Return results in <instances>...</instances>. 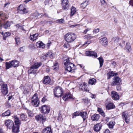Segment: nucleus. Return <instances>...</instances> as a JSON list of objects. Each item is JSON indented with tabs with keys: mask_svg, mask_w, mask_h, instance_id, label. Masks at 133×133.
I'll return each instance as SVG.
<instances>
[{
	"mask_svg": "<svg viewBox=\"0 0 133 133\" xmlns=\"http://www.w3.org/2000/svg\"><path fill=\"white\" fill-rule=\"evenodd\" d=\"M24 50L23 47H21L19 49V50L21 51H23Z\"/></svg>",
	"mask_w": 133,
	"mask_h": 133,
	"instance_id": "nucleus-63",
	"label": "nucleus"
},
{
	"mask_svg": "<svg viewBox=\"0 0 133 133\" xmlns=\"http://www.w3.org/2000/svg\"><path fill=\"white\" fill-rule=\"evenodd\" d=\"M99 117L100 116L99 114H95L92 116L91 119L93 121H97L99 119Z\"/></svg>",
	"mask_w": 133,
	"mask_h": 133,
	"instance_id": "nucleus-27",
	"label": "nucleus"
},
{
	"mask_svg": "<svg viewBox=\"0 0 133 133\" xmlns=\"http://www.w3.org/2000/svg\"><path fill=\"white\" fill-rule=\"evenodd\" d=\"M20 119L22 121H26L27 119V116L24 114L22 113L20 114Z\"/></svg>",
	"mask_w": 133,
	"mask_h": 133,
	"instance_id": "nucleus-33",
	"label": "nucleus"
},
{
	"mask_svg": "<svg viewBox=\"0 0 133 133\" xmlns=\"http://www.w3.org/2000/svg\"><path fill=\"white\" fill-rule=\"evenodd\" d=\"M42 133H52V131L50 127H47L43 130Z\"/></svg>",
	"mask_w": 133,
	"mask_h": 133,
	"instance_id": "nucleus-24",
	"label": "nucleus"
},
{
	"mask_svg": "<svg viewBox=\"0 0 133 133\" xmlns=\"http://www.w3.org/2000/svg\"><path fill=\"white\" fill-rule=\"evenodd\" d=\"M115 107L114 104L112 103H108L106 105V108L108 110L114 108Z\"/></svg>",
	"mask_w": 133,
	"mask_h": 133,
	"instance_id": "nucleus-21",
	"label": "nucleus"
},
{
	"mask_svg": "<svg viewBox=\"0 0 133 133\" xmlns=\"http://www.w3.org/2000/svg\"><path fill=\"white\" fill-rule=\"evenodd\" d=\"M29 12L28 8H25V9L22 10L18 11V12L21 14H25L28 13Z\"/></svg>",
	"mask_w": 133,
	"mask_h": 133,
	"instance_id": "nucleus-35",
	"label": "nucleus"
},
{
	"mask_svg": "<svg viewBox=\"0 0 133 133\" xmlns=\"http://www.w3.org/2000/svg\"><path fill=\"white\" fill-rule=\"evenodd\" d=\"M12 131L14 133H18L19 131V127L18 126H14L12 128Z\"/></svg>",
	"mask_w": 133,
	"mask_h": 133,
	"instance_id": "nucleus-25",
	"label": "nucleus"
},
{
	"mask_svg": "<svg viewBox=\"0 0 133 133\" xmlns=\"http://www.w3.org/2000/svg\"><path fill=\"white\" fill-rule=\"evenodd\" d=\"M6 69H8L11 68L12 66L11 61L9 62H6L5 63Z\"/></svg>",
	"mask_w": 133,
	"mask_h": 133,
	"instance_id": "nucleus-43",
	"label": "nucleus"
},
{
	"mask_svg": "<svg viewBox=\"0 0 133 133\" xmlns=\"http://www.w3.org/2000/svg\"><path fill=\"white\" fill-rule=\"evenodd\" d=\"M46 56L45 55H43L41 56V59L42 61H44L46 60Z\"/></svg>",
	"mask_w": 133,
	"mask_h": 133,
	"instance_id": "nucleus-50",
	"label": "nucleus"
},
{
	"mask_svg": "<svg viewBox=\"0 0 133 133\" xmlns=\"http://www.w3.org/2000/svg\"><path fill=\"white\" fill-rule=\"evenodd\" d=\"M124 47L128 51H129L131 49V46L130 43L129 42L127 43L126 45Z\"/></svg>",
	"mask_w": 133,
	"mask_h": 133,
	"instance_id": "nucleus-40",
	"label": "nucleus"
},
{
	"mask_svg": "<svg viewBox=\"0 0 133 133\" xmlns=\"http://www.w3.org/2000/svg\"><path fill=\"white\" fill-rule=\"evenodd\" d=\"M122 115L123 118L126 123H128L129 121V118L128 112L124 111L122 112Z\"/></svg>",
	"mask_w": 133,
	"mask_h": 133,
	"instance_id": "nucleus-9",
	"label": "nucleus"
},
{
	"mask_svg": "<svg viewBox=\"0 0 133 133\" xmlns=\"http://www.w3.org/2000/svg\"><path fill=\"white\" fill-rule=\"evenodd\" d=\"M99 28H97L94 30L93 31V32L95 33H97L99 32Z\"/></svg>",
	"mask_w": 133,
	"mask_h": 133,
	"instance_id": "nucleus-56",
	"label": "nucleus"
},
{
	"mask_svg": "<svg viewBox=\"0 0 133 133\" xmlns=\"http://www.w3.org/2000/svg\"><path fill=\"white\" fill-rule=\"evenodd\" d=\"M87 88V85L84 83H83L81 84L79 86V89L83 91H89Z\"/></svg>",
	"mask_w": 133,
	"mask_h": 133,
	"instance_id": "nucleus-15",
	"label": "nucleus"
},
{
	"mask_svg": "<svg viewBox=\"0 0 133 133\" xmlns=\"http://www.w3.org/2000/svg\"><path fill=\"white\" fill-rule=\"evenodd\" d=\"M65 40L67 43H71L76 38V35L71 32H68L64 36Z\"/></svg>",
	"mask_w": 133,
	"mask_h": 133,
	"instance_id": "nucleus-2",
	"label": "nucleus"
},
{
	"mask_svg": "<svg viewBox=\"0 0 133 133\" xmlns=\"http://www.w3.org/2000/svg\"><path fill=\"white\" fill-rule=\"evenodd\" d=\"M87 113L86 112L82 111L80 112V116L82 117L84 121L88 118L87 116Z\"/></svg>",
	"mask_w": 133,
	"mask_h": 133,
	"instance_id": "nucleus-23",
	"label": "nucleus"
},
{
	"mask_svg": "<svg viewBox=\"0 0 133 133\" xmlns=\"http://www.w3.org/2000/svg\"><path fill=\"white\" fill-rule=\"evenodd\" d=\"M121 84H118V85H117V89L118 91H119L121 90Z\"/></svg>",
	"mask_w": 133,
	"mask_h": 133,
	"instance_id": "nucleus-52",
	"label": "nucleus"
},
{
	"mask_svg": "<svg viewBox=\"0 0 133 133\" xmlns=\"http://www.w3.org/2000/svg\"><path fill=\"white\" fill-rule=\"evenodd\" d=\"M80 112L78 111H76L72 115V118H75L77 116H80Z\"/></svg>",
	"mask_w": 133,
	"mask_h": 133,
	"instance_id": "nucleus-45",
	"label": "nucleus"
},
{
	"mask_svg": "<svg viewBox=\"0 0 133 133\" xmlns=\"http://www.w3.org/2000/svg\"><path fill=\"white\" fill-rule=\"evenodd\" d=\"M70 99H74V97H73L72 94L69 92L66 93L63 97V99L65 101H68Z\"/></svg>",
	"mask_w": 133,
	"mask_h": 133,
	"instance_id": "nucleus-10",
	"label": "nucleus"
},
{
	"mask_svg": "<svg viewBox=\"0 0 133 133\" xmlns=\"http://www.w3.org/2000/svg\"><path fill=\"white\" fill-rule=\"evenodd\" d=\"M90 30V28H87V29L85 30L83 32V33L84 34H86L87 32L88 31H89Z\"/></svg>",
	"mask_w": 133,
	"mask_h": 133,
	"instance_id": "nucleus-58",
	"label": "nucleus"
},
{
	"mask_svg": "<svg viewBox=\"0 0 133 133\" xmlns=\"http://www.w3.org/2000/svg\"><path fill=\"white\" fill-rule=\"evenodd\" d=\"M104 133H110V132L109 130L107 129L105 131Z\"/></svg>",
	"mask_w": 133,
	"mask_h": 133,
	"instance_id": "nucleus-64",
	"label": "nucleus"
},
{
	"mask_svg": "<svg viewBox=\"0 0 133 133\" xmlns=\"http://www.w3.org/2000/svg\"><path fill=\"white\" fill-rule=\"evenodd\" d=\"M11 65L14 67H17L18 66L19 62H18L16 60H12L11 61Z\"/></svg>",
	"mask_w": 133,
	"mask_h": 133,
	"instance_id": "nucleus-28",
	"label": "nucleus"
},
{
	"mask_svg": "<svg viewBox=\"0 0 133 133\" xmlns=\"http://www.w3.org/2000/svg\"><path fill=\"white\" fill-rule=\"evenodd\" d=\"M96 82V79L95 78L90 79L89 81V84L92 85L95 84Z\"/></svg>",
	"mask_w": 133,
	"mask_h": 133,
	"instance_id": "nucleus-42",
	"label": "nucleus"
},
{
	"mask_svg": "<svg viewBox=\"0 0 133 133\" xmlns=\"http://www.w3.org/2000/svg\"><path fill=\"white\" fill-rule=\"evenodd\" d=\"M39 101L37 95L35 94L32 98V104L35 107L39 106Z\"/></svg>",
	"mask_w": 133,
	"mask_h": 133,
	"instance_id": "nucleus-4",
	"label": "nucleus"
},
{
	"mask_svg": "<svg viewBox=\"0 0 133 133\" xmlns=\"http://www.w3.org/2000/svg\"><path fill=\"white\" fill-rule=\"evenodd\" d=\"M120 38L118 37H113L112 38V41L115 43H117L120 40Z\"/></svg>",
	"mask_w": 133,
	"mask_h": 133,
	"instance_id": "nucleus-41",
	"label": "nucleus"
},
{
	"mask_svg": "<svg viewBox=\"0 0 133 133\" xmlns=\"http://www.w3.org/2000/svg\"><path fill=\"white\" fill-rule=\"evenodd\" d=\"M11 114V111L9 110H8L2 114V116L3 117L9 116H10Z\"/></svg>",
	"mask_w": 133,
	"mask_h": 133,
	"instance_id": "nucleus-31",
	"label": "nucleus"
},
{
	"mask_svg": "<svg viewBox=\"0 0 133 133\" xmlns=\"http://www.w3.org/2000/svg\"><path fill=\"white\" fill-rule=\"evenodd\" d=\"M78 25V24H75V25H71L70 26V27L71 28H74Z\"/></svg>",
	"mask_w": 133,
	"mask_h": 133,
	"instance_id": "nucleus-59",
	"label": "nucleus"
},
{
	"mask_svg": "<svg viewBox=\"0 0 133 133\" xmlns=\"http://www.w3.org/2000/svg\"><path fill=\"white\" fill-rule=\"evenodd\" d=\"M50 78L48 76H45L43 78V83L45 84H49L50 82Z\"/></svg>",
	"mask_w": 133,
	"mask_h": 133,
	"instance_id": "nucleus-16",
	"label": "nucleus"
},
{
	"mask_svg": "<svg viewBox=\"0 0 133 133\" xmlns=\"http://www.w3.org/2000/svg\"><path fill=\"white\" fill-rule=\"evenodd\" d=\"M97 111L99 112V113L101 114L102 112H103V111L102 109L99 108H98Z\"/></svg>",
	"mask_w": 133,
	"mask_h": 133,
	"instance_id": "nucleus-57",
	"label": "nucleus"
},
{
	"mask_svg": "<svg viewBox=\"0 0 133 133\" xmlns=\"http://www.w3.org/2000/svg\"><path fill=\"white\" fill-rule=\"evenodd\" d=\"M121 79L119 77L115 76L112 79L111 85L112 86H115L116 85L121 84Z\"/></svg>",
	"mask_w": 133,
	"mask_h": 133,
	"instance_id": "nucleus-6",
	"label": "nucleus"
},
{
	"mask_svg": "<svg viewBox=\"0 0 133 133\" xmlns=\"http://www.w3.org/2000/svg\"><path fill=\"white\" fill-rule=\"evenodd\" d=\"M10 22L7 21L6 23L4 24L2 26V23L1 21H0V28L2 27L5 29H7L10 27Z\"/></svg>",
	"mask_w": 133,
	"mask_h": 133,
	"instance_id": "nucleus-18",
	"label": "nucleus"
},
{
	"mask_svg": "<svg viewBox=\"0 0 133 133\" xmlns=\"http://www.w3.org/2000/svg\"><path fill=\"white\" fill-rule=\"evenodd\" d=\"M129 4L133 6V0H130L129 1Z\"/></svg>",
	"mask_w": 133,
	"mask_h": 133,
	"instance_id": "nucleus-61",
	"label": "nucleus"
},
{
	"mask_svg": "<svg viewBox=\"0 0 133 133\" xmlns=\"http://www.w3.org/2000/svg\"><path fill=\"white\" fill-rule=\"evenodd\" d=\"M37 69H34L30 66V69L28 70V73L29 74H34L35 75L34 77H35L37 74Z\"/></svg>",
	"mask_w": 133,
	"mask_h": 133,
	"instance_id": "nucleus-14",
	"label": "nucleus"
},
{
	"mask_svg": "<svg viewBox=\"0 0 133 133\" xmlns=\"http://www.w3.org/2000/svg\"><path fill=\"white\" fill-rule=\"evenodd\" d=\"M85 54L87 56H94L95 58L97 57V53L94 51H86Z\"/></svg>",
	"mask_w": 133,
	"mask_h": 133,
	"instance_id": "nucleus-13",
	"label": "nucleus"
},
{
	"mask_svg": "<svg viewBox=\"0 0 133 133\" xmlns=\"http://www.w3.org/2000/svg\"><path fill=\"white\" fill-rule=\"evenodd\" d=\"M64 22V19L62 18L60 19H57L56 21V23H62Z\"/></svg>",
	"mask_w": 133,
	"mask_h": 133,
	"instance_id": "nucleus-47",
	"label": "nucleus"
},
{
	"mask_svg": "<svg viewBox=\"0 0 133 133\" xmlns=\"http://www.w3.org/2000/svg\"><path fill=\"white\" fill-rule=\"evenodd\" d=\"M100 1L102 5L105 6L107 5V3L105 0H100Z\"/></svg>",
	"mask_w": 133,
	"mask_h": 133,
	"instance_id": "nucleus-51",
	"label": "nucleus"
},
{
	"mask_svg": "<svg viewBox=\"0 0 133 133\" xmlns=\"http://www.w3.org/2000/svg\"><path fill=\"white\" fill-rule=\"evenodd\" d=\"M46 100V97H44L42 99L41 101L43 103H44Z\"/></svg>",
	"mask_w": 133,
	"mask_h": 133,
	"instance_id": "nucleus-55",
	"label": "nucleus"
},
{
	"mask_svg": "<svg viewBox=\"0 0 133 133\" xmlns=\"http://www.w3.org/2000/svg\"><path fill=\"white\" fill-rule=\"evenodd\" d=\"M115 122L112 121L110 122L108 124V125L110 128L113 129L114 126L115 125Z\"/></svg>",
	"mask_w": 133,
	"mask_h": 133,
	"instance_id": "nucleus-39",
	"label": "nucleus"
},
{
	"mask_svg": "<svg viewBox=\"0 0 133 133\" xmlns=\"http://www.w3.org/2000/svg\"><path fill=\"white\" fill-rule=\"evenodd\" d=\"M35 118L37 121H39L43 123L46 119V117L44 115H39L36 116Z\"/></svg>",
	"mask_w": 133,
	"mask_h": 133,
	"instance_id": "nucleus-8",
	"label": "nucleus"
},
{
	"mask_svg": "<svg viewBox=\"0 0 133 133\" xmlns=\"http://www.w3.org/2000/svg\"><path fill=\"white\" fill-rule=\"evenodd\" d=\"M38 35V34H35L32 35H30L29 38L31 40L35 41L37 39V37Z\"/></svg>",
	"mask_w": 133,
	"mask_h": 133,
	"instance_id": "nucleus-29",
	"label": "nucleus"
},
{
	"mask_svg": "<svg viewBox=\"0 0 133 133\" xmlns=\"http://www.w3.org/2000/svg\"><path fill=\"white\" fill-rule=\"evenodd\" d=\"M26 8V6L24 4H22L20 5L18 8V11L22 10L25 9V8Z\"/></svg>",
	"mask_w": 133,
	"mask_h": 133,
	"instance_id": "nucleus-36",
	"label": "nucleus"
},
{
	"mask_svg": "<svg viewBox=\"0 0 133 133\" xmlns=\"http://www.w3.org/2000/svg\"><path fill=\"white\" fill-rule=\"evenodd\" d=\"M41 65L42 63L41 62L36 63L32 65L31 66L34 69H37Z\"/></svg>",
	"mask_w": 133,
	"mask_h": 133,
	"instance_id": "nucleus-26",
	"label": "nucleus"
},
{
	"mask_svg": "<svg viewBox=\"0 0 133 133\" xmlns=\"http://www.w3.org/2000/svg\"><path fill=\"white\" fill-rule=\"evenodd\" d=\"M119 45L122 48H123L125 46V41H123L119 44Z\"/></svg>",
	"mask_w": 133,
	"mask_h": 133,
	"instance_id": "nucleus-49",
	"label": "nucleus"
},
{
	"mask_svg": "<svg viewBox=\"0 0 133 133\" xmlns=\"http://www.w3.org/2000/svg\"><path fill=\"white\" fill-rule=\"evenodd\" d=\"M23 91V93L24 94H28L29 92L28 89L25 88H24Z\"/></svg>",
	"mask_w": 133,
	"mask_h": 133,
	"instance_id": "nucleus-48",
	"label": "nucleus"
},
{
	"mask_svg": "<svg viewBox=\"0 0 133 133\" xmlns=\"http://www.w3.org/2000/svg\"><path fill=\"white\" fill-rule=\"evenodd\" d=\"M101 127V124L99 123L96 124L94 126V129L95 131L98 132L100 130Z\"/></svg>",
	"mask_w": 133,
	"mask_h": 133,
	"instance_id": "nucleus-22",
	"label": "nucleus"
},
{
	"mask_svg": "<svg viewBox=\"0 0 133 133\" xmlns=\"http://www.w3.org/2000/svg\"><path fill=\"white\" fill-rule=\"evenodd\" d=\"M117 73H115L114 72L111 71L109 73V75L108 79H109L110 78L111 76H117Z\"/></svg>",
	"mask_w": 133,
	"mask_h": 133,
	"instance_id": "nucleus-38",
	"label": "nucleus"
},
{
	"mask_svg": "<svg viewBox=\"0 0 133 133\" xmlns=\"http://www.w3.org/2000/svg\"><path fill=\"white\" fill-rule=\"evenodd\" d=\"M64 47L66 48H68L69 47V45L68 43L67 42L66 43H65L63 45Z\"/></svg>",
	"mask_w": 133,
	"mask_h": 133,
	"instance_id": "nucleus-53",
	"label": "nucleus"
},
{
	"mask_svg": "<svg viewBox=\"0 0 133 133\" xmlns=\"http://www.w3.org/2000/svg\"><path fill=\"white\" fill-rule=\"evenodd\" d=\"M54 93L55 96L56 97H61L63 92L62 88L59 86L56 87L54 89Z\"/></svg>",
	"mask_w": 133,
	"mask_h": 133,
	"instance_id": "nucleus-3",
	"label": "nucleus"
},
{
	"mask_svg": "<svg viewBox=\"0 0 133 133\" xmlns=\"http://www.w3.org/2000/svg\"><path fill=\"white\" fill-rule=\"evenodd\" d=\"M14 122L15 123V124H14V125L19 127L21 124V121L16 116H14Z\"/></svg>",
	"mask_w": 133,
	"mask_h": 133,
	"instance_id": "nucleus-17",
	"label": "nucleus"
},
{
	"mask_svg": "<svg viewBox=\"0 0 133 133\" xmlns=\"http://www.w3.org/2000/svg\"><path fill=\"white\" fill-rule=\"evenodd\" d=\"M2 93L4 95H6L8 92V90L7 85L6 84H3L1 88Z\"/></svg>",
	"mask_w": 133,
	"mask_h": 133,
	"instance_id": "nucleus-11",
	"label": "nucleus"
},
{
	"mask_svg": "<svg viewBox=\"0 0 133 133\" xmlns=\"http://www.w3.org/2000/svg\"><path fill=\"white\" fill-rule=\"evenodd\" d=\"M99 42L103 45H107L108 43L107 38L106 37H104L100 39L99 40Z\"/></svg>",
	"mask_w": 133,
	"mask_h": 133,
	"instance_id": "nucleus-20",
	"label": "nucleus"
},
{
	"mask_svg": "<svg viewBox=\"0 0 133 133\" xmlns=\"http://www.w3.org/2000/svg\"><path fill=\"white\" fill-rule=\"evenodd\" d=\"M37 47H39L41 48H45V44L42 42L38 41L37 43Z\"/></svg>",
	"mask_w": 133,
	"mask_h": 133,
	"instance_id": "nucleus-34",
	"label": "nucleus"
},
{
	"mask_svg": "<svg viewBox=\"0 0 133 133\" xmlns=\"http://www.w3.org/2000/svg\"><path fill=\"white\" fill-rule=\"evenodd\" d=\"M15 41L16 42V43L17 44H18L20 43V39L19 38H15Z\"/></svg>",
	"mask_w": 133,
	"mask_h": 133,
	"instance_id": "nucleus-54",
	"label": "nucleus"
},
{
	"mask_svg": "<svg viewBox=\"0 0 133 133\" xmlns=\"http://www.w3.org/2000/svg\"><path fill=\"white\" fill-rule=\"evenodd\" d=\"M111 94L113 99L116 100H118L119 99V95L117 92L113 91L111 92Z\"/></svg>",
	"mask_w": 133,
	"mask_h": 133,
	"instance_id": "nucleus-19",
	"label": "nucleus"
},
{
	"mask_svg": "<svg viewBox=\"0 0 133 133\" xmlns=\"http://www.w3.org/2000/svg\"><path fill=\"white\" fill-rule=\"evenodd\" d=\"M49 0H45L44 2L45 5H48L49 3Z\"/></svg>",
	"mask_w": 133,
	"mask_h": 133,
	"instance_id": "nucleus-60",
	"label": "nucleus"
},
{
	"mask_svg": "<svg viewBox=\"0 0 133 133\" xmlns=\"http://www.w3.org/2000/svg\"><path fill=\"white\" fill-rule=\"evenodd\" d=\"M76 11V8L73 6H72L71 8V12L70 16H72L74 15Z\"/></svg>",
	"mask_w": 133,
	"mask_h": 133,
	"instance_id": "nucleus-30",
	"label": "nucleus"
},
{
	"mask_svg": "<svg viewBox=\"0 0 133 133\" xmlns=\"http://www.w3.org/2000/svg\"><path fill=\"white\" fill-rule=\"evenodd\" d=\"M64 65H65L66 70H67L69 72H74V69L73 68L75 65L70 62L69 58H68L66 59V61L64 63Z\"/></svg>",
	"mask_w": 133,
	"mask_h": 133,
	"instance_id": "nucleus-1",
	"label": "nucleus"
},
{
	"mask_svg": "<svg viewBox=\"0 0 133 133\" xmlns=\"http://www.w3.org/2000/svg\"><path fill=\"white\" fill-rule=\"evenodd\" d=\"M50 110V108L49 107L45 105L42 106L41 109V113L44 114H48Z\"/></svg>",
	"mask_w": 133,
	"mask_h": 133,
	"instance_id": "nucleus-7",
	"label": "nucleus"
},
{
	"mask_svg": "<svg viewBox=\"0 0 133 133\" xmlns=\"http://www.w3.org/2000/svg\"><path fill=\"white\" fill-rule=\"evenodd\" d=\"M100 64V67H101L103 65L104 60L102 57H100L98 58Z\"/></svg>",
	"mask_w": 133,
	"mask_h": 133,
	"instance_id": "nucleus-44",
	"label": "nucleus"
},
{
	"mask_svg": "<svg viewBox=\"0 0 133 133\" xmlns=\"http://www.w3.org/2000/svg\"><path fill=\"white\" fill-rule=\"evenodd\" d=\"M26 110H27V113L29 117H32L34 116V114L30 110L26 108H25Z\"/></svg>",
	"mask_w": 133,
	"mask_h": 133,
	"instance_id": "nucleus-46",
	"label": "nucleus"
},
{
	"mask_svg": "<svg viewBox=\"0 0 133 133\" xmlns=\"http://www.w3.org/2000/svg\"><path fill=\"white\" fill-rule=\"evenodd\" d=\"M61 4L63 10H68L70 6L68 0H61Z\"/></svg>",
	"mask_w": 133,
	"mask_h": 133,
	"instance_id": "nucleus-5",
	"label": "nucleus"
},
{
	"mask_svg": "<svg viewBox=\"0 0 133 133\" xmlns=\"http://www.w3.org/2000/svg\"><path fill=\"white\" fill-rule=\"evenodd\" d=\"M1 34L3 36V39L4 40H5L7 37L10 35L11 33L9 32H5L4 34L3 32H2Z\"/></svg>",
	"mask_w": 133,
	"mask_h": 133,
	"instance_id": "nucleus-32",
	"label": "nucleus"
},
{
	"mask_svg": "<svg viewBox=\"0 0 133 133\" xmlns=\"http://www.w3.org/2000/svg\"><path fill=\"white\" fill-rule=\"evenodd\" d=\"M88 4V2L85 1L81 4V6L82 8L84 9Z\"/></svg>",
	"mask_w": 133,
	"mask_h": 133,
	"instance_id": "nucleus-37",
	"label": "nucleus"
},
{
	"mask_svg": "<svg viewBox=\"0 0 133 133\" xmlns=\"http://www.w3.org/2000/svg\"><path fill=\"white\" fill-rule=\"evenodd\" d=\"M33 16H38L39 15L38 13L37 12L34 13L33 14Z\"/></svg>",
	"mask_w": 133,
	"mask_h": 133,
	"instance_id": "nucleus-62",
	"label": "nucleus"
},
{
	"mask_svg": "<svg viewBox=\"0 0 133 133\" xmlns=\"http://www.w3.org/2000/svg\"><path fill=\"white\" fill-rule=\"evenodd\" d=\"M5 124L7 128L9 129L12 128L14 125L13 122L9 119L7 120L5 123Z\"/></svg>",
	"mask_w": 133,
	"mask_h": 133,
	"instance_id": "nucleus-12",
	"label": "nucleus"
}]
</instances>
